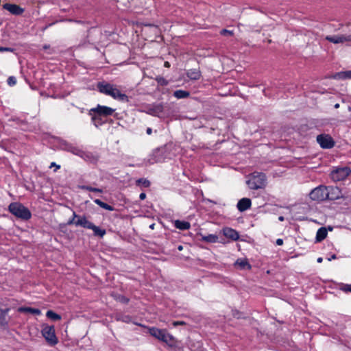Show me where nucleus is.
<instances>
[{
    "instance_id": "23",
    "label": "nucleus",
    "mask_w": 351,
    "mask_h": 351,
    "mask_svg": "<svg viewBox=\"0 0 351 351\" xmlns=\"http://www.w3.org/2000/svg\"><path fill=\"white\" fill-rule=\"evenodd\" d=\"M202 241L208 243H216L218 241V237L216 234H210L208 235H202Z\"/></svg>"
},
{
    "instance_id": "48",
    "label": "nucleus",
    "mask_w": 351,
    "mask_h": 351,
    "mask_svg": "<svg viewBox=\"0 0 351 351\" xmlns=\"http://www.w3.org/2000/svg\"><path fill=\"white\" fill-rule=\"evenodd\" d=\"M178 249L180 251L182 250V245H180L178 246Z\"/></svg>"
},
{
    "instance_id": "11",
    "label": "nucleus",
    "mask_w": 351,
    "mask_h": 351,
    "mask_svg": "<svg viewBox=\"0 0 351 351\" xmlns=\"http://www.w3.org/2000/svg\"><path fill=\"white\" fill-rule=\"evenodd\" d=\"M88 114L91 117L92 121L96 127L101 125L106 121L105 117L100 115L95 111V110L90 109Z\"/></svg>"
},
{
    "instance_id": "1",
    "label": "nucleus",
    "mask_w": 351,
    "mask_h": 351,
    "mask_svg": "<svg viewBox=\"0 0 351 351\" xmlns=\"http://www.w3.org/2000/svg\"><path fill=\"white\" fill-rule=\"evenodd\" d=\"M97 88L100 93L110 96L114 99L124 102L129 101L128 97L125 94L121 93L116 85L107 82H99Z\"/></svg>"
},
{
    "instance_id": "22",
    "label": "nucleus",
    "mask_w": 351,
    "mask_h": 351,
    "mask_svg": "<svg viewBox=\"0 0 351 351\" xmlns=\"http://www.w3.org/2000/svg\"><path fill=\"white\" fill-rule=\"evenodd\" d=\"M18 311L21 313H29L35 315H40L41 312L38 308H34L30 307H19Z\"/></svg>"
},
{
    "instance_id": "21",
    "label": "nucleus",
    "mask_w": 351,
    "mask_h": 351,
    "mask_svg": "<svg viewBox=\"0 0 351 351\" xmlns=\"http://www.w3.org/2000/svg\"><path fill=\"white\" fill-rule=\"evenodd\" d=\"M328 234V231L326 228L322 227L318 229L316 234V241L320 242L323 241Z\"/></svg>"
},
{
    "instance_id": "49",
    "label": "nucleus",
    "mask_w": 351,
    "mask_h": 351,
    "mask_svg": "<svg viewBox=\"0 0 351 351\" xmlns=\"http://www.w3.org/2000/svg\"><path fill=\"white\" fill-rule=\"evenodd\" d=\"M154 224H152V225L150 226V228L153 229V228H154Z\"/></svg>"
},
{
    "instance_id": "27",
    "label": "nucleus",
    "mask_w": 351,
    "mask_h": 351,
    "mask_svg": "<svg viewBox=\"0 0 351 351\" xmlns=\"http://www.w3.org/2000/svg\"><path fill=\"white\" fill-rule=\"evenodd\" d=\"M94 202L96 204H97L98 206H99L100 207H101L102 208H104L107 210H110V211L114 210V208L112 206H111L110 205H109L105 202H103L100 199H96L94 200Z\"/></svg>"
},
{
    "instance_id": "39",
    "label": "nucleus",
    "mask_w": 351,
    "mask_h": 351,
    "mask_svg": "<svg viewBox=\"0 0 351 351\" xmlns=\"http://www.w3.org/2000/svg\"><path fill=\"white\" fill-rule=\"evenodd\" d=\"M276 244H277L278 245H282L283 244V240H282V239H278L276 240Z\"/></svg>"
},
{
    "instance_id": "8",
    "label": "nucleus",
    "mask_w": 351,
    "mask_h": 351,
    "mask_svg": "<svg viewBox=\"0 0 351 351\" xmlns=\"http://www.w3.org/2000/svg\"><path fill=\"white\" fill-rule=\"evenodd\" d=\"M326 40L334 44H344L348 43L351 45V35L350 34H338L333 36H327Z\"/></svg>"
},
{
    "instance_id": "44",
    "label": "nucleus",
    "mask_w": 351,
    "mask_h": 351,
    "mask_svg": "<svg viewBox=\"0 0 351 351\" xmlns=\"http://www.w3.org/2000/svg\"><path fill=\"white\" fill-rule=\"evenodd\" d=\"M164 66H165V67L169 68V67H170V64H169V62H165V64H164Z\"/></svg>"
},
{
    "instance_id": "41",
    "label": "nucleus",
    "mask_w": 351,
    "mask_h": 351,
    "mask_svg": "<svg viewBox=\"0 0 351 351\" xmlns=\"http://www.w3.org/2000/svg\"><path fill=\"white\" fill-rule=\"evenodd\" d=\"M184 324V323H183L182 322H174L173 323V325L174 326H178V325H182V324Z\"/></svg>"
},
{
    "instance_id": "42",
    "label": "nucleus",
    "mask_w": 351,
    "mask_h": 351,
    "mask_svg": "<svg viewBox=\"0 0 351 351\" xmlns=\"http://www.w3.org/2000/svg\"><path fill=\"white\" fill-rule=\"evenodd\" d=\"M146 132H147V134L148 135L152 134V128H147V130H146Z\"/></svg>"
},
{
    "instance_id": "43",
    "label": "nucleus",
    "mask_w": 351,
    "mask_h": 351,
    "mask_svg": "<svg viewBox=\"0 0 351 351\" xmlns=\"http://www.w3.org/2000/svg\"><path fill=\"white\" fill-rule=\"evenodd\" d=\"M337 256L335 254H333L330 258H329L328 260L330 261L331 260L336 259Z\"/></svg>"
},
{
    "instance_id": "34",
    "label": "nucleus",
    "mask_w": 351,
    "mask_h": 351,
    "mask_svg": "<svg viewBox=\"0 0 351 351\" xmlns=\"http://www.w3.org/2000/svg\"><path fill=\"white\" fill-rule=\"evenodd\" d=\"M78 217L79 216L75 214V213H73V217L71 219H70L69 221H68V224L69 225H71V224H75V222L77 221V220H75V219H78Z\"/></svg>"
},
{
    "instance_id": "35",
    "label": "nucleus",
    "mask_w": 351,
    "mask_h": 351,
    "mask_svg": "<svg viewBox=\"0 0 351 351\" xmlns=\"http://www.w3.org/2000/svg\"><path fill=\"white\" fill-rule=\"evenodd\" d=\"M4 51H13V49L10 47H0V52H4Z\"/></svg>"
},
{
    "instance_id": "33",
    "label": "nucleus",
    "mask_w": 351,
    "mask_h": 351,
    "mask_svg": "<svg viewBox=\"0 0 351 351\" xmlns=\"http://www.w3.org/2000/svg\"><path fill=\"white\" fill-rule=\"evenodd\" d=\"M220 34H221V35H223V36H232L233 32L224 29L220 32Z\"/></svg>"
},
{
    "instance_id": "32",
    "label": "nucleus",
    "mask_w": 351,
    "mask_h": 351,
    "mask_svg": "<svg viewBox=\"0 0 351 351\" xmlns=\"http://www.w3.org/2000/svg\"><path fill=\"white\" fill-rule=\"evenodd\" d=\"M16 83V80L14 77L13 76H10L8 77V84L10 85V86H14L15 85Z\"/></svg>"
},
{
    "instance_id": "20",
    "label": "nucleus",
    "mask_w": 351,
    "mask_h": 351,
    "mask_svg": "<svg viewBox=\"0 0 351 351\" xmlns=\"http://www.w3.org/2000/svg\"><path fill=\"white\" fill-rule=\"evenodd\" d=\"M174 226L176 228L182 230H189L191 228L189 222L180 220H176L174 221Z\"/></svg>"
},
{
    "instance_id": "19",
    "label": "nucleus",
    "mask_w": 351,
    "mask_h": 351,
    "mask_svg": "<svg viewBox=\"0 0 351 351\" xmlns=\"http://www.w3.org/2000/svg\"><path fill=\"white\" fill-rule=\"evenodd\" d=\"M335 80L351 79V71H341L335 73L332 76Z\"/></svg>"
},
{
    "instance_id": "5",
    "label": "nucleus",
    "mask_w": 351,
    "mask_h": 351,
    "mask_svg": "<svg viewBox=\"0 0 351 351\" xmlns=\"http://www.w3.org/2000/svg\"><path fill=\"white\" fill-rule=\"evenodd\" d=\"M329 195L328 187L319 186L312 190L309 194L312 200L321 202L327 199Z\"/></svg>"
},
{
    "instance_id": "28",
    "label": "nucleus",
    "mask_w": 351,
    "mask_h": 351,
    "mask_svg": "<svg viewBox=\"0 0 351 351\" xmlns=\"http://www.w3.org/2000/svg\"><path fill=\"white\" fill-rule=\"evenodd\" d=\"M94 232L95 235L99 236L100 237H103L106 234V230L104 229H101L95 225H93L90 228Z\"/></svg>"
},
{
    "instance_id": "6",
    "label": "nucleus",
    "mask_w": 351,
    "mask_h": 351,
    "mask_svg": "<svg viewBox=\"0 0 351 351\" xmlns=\"http://www.w3.org/2000/svg\"><path fill=\"white\" fill-rule=\"evenodd\" d=\"M42 335L50 345H56L58 343V339L55 335V329L53 326H43L42 329Z\"/></svg>"
},
{
    "instance_id": "18",
    "label": "nucleus",
    "mask_w": 351,
    "mask_h": 351,
    "mask_svg": "<svg viewBox=\"0 0 351 351\" xmlns=\"http://www.w3.org/2000/svg\"><path fill=\"white\" fill-rule=\"evenodd\" d=\"M186 75L192 80H197L201 77V72L198 69H192L187 71Z\"/></svg>"
},
{
    "instance_id": "16",
    "label": "nucleus",
    "mask_w": 351,
    "mask_h": 351,
    "mask_svg": "<svg viewBox=\"0 0 351 351\" xmlns=\"http://www.w3.org/2000/svg\"><path fill=\"white\" fill-rule=\"evenodd\" d=\"M328 189L329 191L328 199L334 200L340 198L341 191L338 187L329 186Z\"/></svg>"
},
{
    "instance_id": "38",
    "label": "nucleus",
    "mask_w": 351,
    "mask_h": 351,
    "mask_svg": "<svg viewBox=\"0 0 351 351\" xmlns=\"http://www.w3.org/2000/svg\"><path fill=\"white\" fill-rule=\"evenodd\" d=\"M56 167V169H55V171L57 170V169H59L60 168V165H56L55 162H51V165H50V167Z\"/></svg>"
},
{
    "instance_id": "14",
    "label": "nucleus",
    "mask_w": 351,
    "mask_h": 351,
    "mask_svg": "<svg viewBox=\"0 0 351 351\" xmlns=\"http://www.w3.org/2000/svg\"><path fill=\"white\" fill-rule=\"evenodd\" d=\"M251 206V200L249 198H242L237 203V208L239 211L243 212Z\"/></svg>"
},
{
    "instance_id": "24",
    "label": "nucleus",
    "mask_w": 351,
    "mask_h": 351,
    "mask_svg": "<svg viewBox=\"0 0 351 351\" xmlns=\"http://www.w3.org/2000/svg\"><path fill=\"white\" fill-rule=\"evenodd\" d=\"M235 265L239 266L241 269H248L251 268L250 265L247 261L245 258H239L235 262Z\"/></svg>"
},
{
    "instance_id": "15",
    "label": "nucleus",
    "mask_w": 351,
    "mask_h": 351,
    "mask_svg": "<svg viewBox=\"0 0 351 351\" xmlns=\"http://www.w3.org/2000/svg\"><path fill=\"white\" fill-rule=\"evenodd\" d=\"M75 225L77 226H82L88 229H90L93 225V223L89 221L85 217H80L77 221L75 222Z\"/></svg>"
},
{
    "instance_id": "3",
    "label": "nucleus",
    "mask_w": 351,
    "mask_h": 351,
    "mask_svg": "<svg viewBox=\"0 0 351 351\" xmlns=\"http://www.w3.org/2000/svg\"><path fill=\"white\" fill-rule=\"evenodd\" d=\"M149 331L151 335L163 342H165L169 346H175V338L171 335L169 334L166 330H160L156 328H149Z\"/></svg>"
},
{
    "instance_id": "30",
    "label": "nucleus",
    "mask_w": 351,
    "mask_h": 351,
    "mask_svg": "<svg viewBox=\"0 0 351 351\" xmlns=\"http://www.w3.org/2000/svg\"><path fill=\"white\" fill-rule=\"evenodd\" d=\"M81 189H82L84 190L88 191H93V192H98V193L103 192L102 189H97V188H93V187L89 186H82Z\"/></svg>"
},
{
    "instance_id": "45",
    "label": "nucleus",
    "mask_w": 351,
    "mask_h": 351,
    "mask_svg": "<svg viewBox=\"0 0 351 351\" xmlns=\"http://www.w3.org/2000/svg\"><path fill=\"white\" fill-rule=\"evenodd\" d=\"M317 261L318 263H322L323 261V258L322 257H319Z\"/></svg>"
},
{
    "instance_id": "46",
    "label": "nucleus",
    "mask_w": 351,
    "mask_h": 351,
    "mask_svg": "<svg viewBox=\"0 0 351 351\" xmlns=\"http://www.w3.org/2000/svg\"><path fill=\"white\" fill-rule=\"evenodd\" d=\"M278 219H279V221H284V219H285V218H284V217H282V216H280V217H278Z\"/></svg>"
},
{
    "instance_id": "29",
    "label": "nucleus",
    "mask_w": 351,
    "mask_h": 351,
    "mask_svg": "<svg viewBox=\"0 0 351 351\" xmlns=\"http://www.w3.org/2000/svg\"><path fill=\"white\" fill-rule=\"evenodd\" d=\"M46 315L48 318L52 319V320H60L61 319L60 315L56 313L55 312L52 311H48L46 313Z\"/></svg>"
},
{
    "instance_id": "4",
    "label": "nucleus",
    "mask_w": 351,
    "mask_h": 351,
    "mask_svg": "<svg viewBox=\"0 0 351 351\" xmlns=\"http://www.w3.org/2000/svg\"><path fill=\"white\" fill-rule=\"evenodd\" d=\"M266 176L263 173H254L247 181L248 186L251 189H263L266 185Z\"/></svg>"
},
{
    "instance_id": "25",
    "label": "nucleus",
    "mask_w": 351,
    "mask_h": 351,
    "mask_svg": "<svg viewBox=\"0 0 351 351\" xmlns=\"http://www.w3.org/2000/svg\"><path fill=\"white\" fill-rule=\"evenodd\" d=\"M10 308H5L4 310L0 309V325L4 326L8 324L6 320V315L9 312Z\"/></svg>"
},
{
    "instance_id": "40",
    "label": "nucleus",
    "mask_w": 351,
    "mask_h": 351,
    "mask_svg": "<svg viewBox=\"0 0 351 351\" xmlns=\"http://www.w3.org/2000/svg\"><path fill=\"white\" fill-rule=\"evenodd\" d=\"M146 197V194L145 193H142L140 194L139 195V198L141 199V200H143L145 199Z\"/></svg>"
},
{
    "instance_id": "47",
    "label": "nucleus",
    "mask_w": 351,
    "mask_h": 351,
    "mask_svg": "<svg viewBox=\"0 0 351 351\" xmlns=\"http://www.w3.org/2000/svg\"><path fill=\"white\" fill-rule=\"evenodd\" d=\"M334 107L335 108H339V104H336Z\"/></svg>"
},
{
    "instance_id": "7",
    "label": "nucleus",
    "mask_w": 351,
    "mask_h": 351,
    "mask_svg": "<svg viewBox=\"0 0 351 351\" xmlns=\"http://www.w3.org/2000/svg\"><path fill=\"white\" fill-rule=\"evenodd\" d=\"M350 173V169L348 167L337 168L332 171L330 173L331 178L335 181H341L346 179Z\"/></svg>"
},
{
    "instance_id": "2",
    "label": "nucleus",
    "mask_w": 351,
    "mask_h": 351,
    "mask_svg": "<svg viewBox=\"0 0 351 351\" xmlns=\"http://www.w3.org/2000/svg\"><path fill=\"white\" fill-rule=\"evenodd\" d=\"M9 211L18 218L27 220L32 215L28 208L19 202L11 203L8 206Z\"/></svg>"
},
{
    "instance_id": "12",
    "label": "nucleus",
    "mask_w": 351,
    "mask_h": 351,
    "mask_svg": "<svg viewBox=\"0 0 351 351\" xmlns=\"http://www.w3.org/2000/svg\"><path fill=\"white\" fill-rule=\"evenodd\" d=\"M92 109L95 110V111L105 118L112 114V113L114 112V109L101 105H97L96 108Z\"/></svg>"
},
{
    "instance_id": "13",
    "label": "nucleus",
    "mask_w": 351,
    "mask_h": 351,
    "mask_svg": "<svg viewBox=\"0 0 351 351\" xmlns=\"http://www.w3.org/2000/svg\"><path fill=\"white\" fill-rule=\"evenodd\" d=\"M223 235L232 241H237L239 238L238 232L231 228H224L222 230Z\"/></svg>"
},
{
    "instance_id": "37",
    "label": "nucleus",
    "mask_w": 351,
    "mask_h": 351,
    "mask_svg": "<svg viewBox=\"0 0 351 351\" xmlns=\"http://www.w3.org/2000/svg\"><path fill=\"white\" fill-rule=\"evenodd\" d=\"M342 290H343L345 291H350V292H351V285H345L342 288Z\"/></svg>"
},
{
    "instance_id": "10",
    "label": "nucleus",
    "mask_w": 351,
    "mask_h": 351,
    "mask_svg": "<svg viewBox=\"0 0 351 351\" xmlns=\"http://www.w3.org/2000/svg\"><path fill=\"white\" fill-rule=\"evenodd\" d=\"M3 8L16 16L21 15L24 12V9L16 4L5 3Z\"/></svg>"
},
{
    "instance_id": "31",
    "label": "nucleus",
    "mask_w": 351,
    "mask_h": 351,
    "mask_svg": "<svg viewBox=\"0 0 351 351\" xmlns=\"http://www.w3.org/2000/svg\"><path fill=\"white\" fill-rule=\"evenodd\" d=\"M137 183L138 184L143 185L144 187H149L150 186V182L148 180L144 178L138 180Z\"/></svg>"
},
{
    "instance_id": "36",
    "label": "nucleus",
    "mask_w": 351,
    "mask_h": 351,
    "mask_svg": "<svg viewBox=\"0 0 351 351\" xmlns=\"http://www.w3.org/2000/svg\"><path fill=\"white\" fill-rule=\"evenodd\" d=\"M71 152L72 153H73L74 154H76V155H80V153H81V151H80V150H79V149H77V148H72V149H71Z\"/></svg>"
},
{
    "instance_id": "9",
    "label": "nucleus",
    "mask_w": 351,
    "mask_h": 351,
    "mask_svg": "<svg viewBox=\"0 0 351 351\" xmlns=\"http://www.w3.org/2000/svg\"><path fill=\"white\" fill-rule=\"evenodd\" d=\"M317 141L323 149H330L334 147L335 141L329 134H322L317 136Z\"/></svg>"
},
{
    "instance_id": "17",
    "label": "nucleus",
    "mask_w": 351,
    "mask_h": 351,
    "mask_svg": "<svg viewBox=\"0 0 351 351\" xmlns=\"http://www.w3.org/2000/svg\"><path fill=\"white\" fill-rule=\"evenodd\" d=\"M163 112V106L161 104L156 105L148 110V113L151 115L160 117Z\"/></svg>"
},
{
    "instance_id": "26",
    "label": "nucleus",
    "mask_w": 351,
    "mask_h": 351,
    "mask_svg": "<svg viewBox=\"0 0 351 351\" xmlns=\"http://www.w3.org/2000/svg\"><path fill=\"white\" fill-rule=\"evenodd\" d=\"M173 95L178 99H183L189 97L190 93L183 90H178L173 93Z\"/></svg>"
}]
</instances>
